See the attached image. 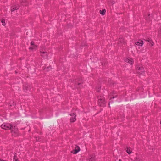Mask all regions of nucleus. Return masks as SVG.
<instances>
[{
  "mask_svg": "<svg viewBox=\"0 0 161 161\" xmlns=\"http://www.w3.org/2000/svg\"><path fill=\"white\" fill-rule=\"evenodd\" d=\"M26 0H20V2L22 5H26Z\"/></svg>",
  "mask_w": 161,
  "mask_h": 161,
  "instance_id": "obj_16",
  "label": "nucleus"
},
{
  "mask_svg": "<svg viewBox=\"0 0 161 161\" xmlns=\"http://www.w3.org/2000/svg\"><path fill=\"white\" fill-rule=\"evenodd\" d=\"M1 22L2 23L3 25H5V23L4 20H2Z\"/></svg>",
  "mask_w": 161,
  "mask_h": 161,
  "instance_id": "obj_21",
  "label": "nucleus"
},
{
  "mask_svg": "<svg viewBox=\"0 0 161 161\" xmlns=\"http://www.w3.org/2000/svg\"><path fill=\"white\" fill-rule=\"evenodd\" d=\"M51 67L50 66L49 67H47L46 68H45L44 69L46 71H50L51 69Z\"/></svg>",
  "mask_w": 161,
  "mask_h": 161,
  "instance_id": "obj_19",
  "label": "nucleus"
},
{
  "mask_svg": "<svg viewBox=\"0 0 161 161\" xmlns=\"http://www.w3.org/2000/svg\"><path fill=\"white\" fill-rule=\"evenodd\" d=\"M126 152L129 154H131L132 152L131 148L130 147H127Z\"/></svg>",
  "mask_w": 161,
  "mask_h": 161,
  "instance_id": "obj_14",
  "label": "nucleus"
},
{
  "mask_svg": "<svg viewBox=\"0 0 161 161\" xmlns=\"http://www.w3.org/2000/svg\"><path fill=\"white\" fill-rule=\"evenodd\" d=\"M98 99L99 105L100 106H103L105 103L104 98L103 96H100L98 97Z\"/></svg>",
  "mask_w": 161,
  "mask_h": 161,
  "instance_id": "obj_1",
  "label": "nucleus"
},
{
  "mask_svg": "<svg viewBox=\"0 0 161 161\" xmlns=\"http://www.w3.org/2000/svg\"><path fill=\"white\" fill-rule=\"evenodd\" d=\"M158 34L159 36H161V29L158 31Z\"/></svg>",
  "mask_w": 161,
  "mask_h": 161,
  "instance_id": "obj_22",
  "label": "nucleus"
},
{
  "mask_svg": "<svg viewBox=\"0 0 161 161\" xmlns=\"http://www.w3.org/2000/svg\"><path fill=\"white\" fill-rule=\"evenodd\" d=\"M80 151V148L78 146H76L75 149L72 151V152L74 154H76Z\"/></svg>",
  "mask_w": 161,
  "mask_h": 161,
  "instance_id": "obj_10",
  "label": "nucleus"
},
{
  "mask_svg": "<svg viewBox=\"0 0 161 161\" xmlns=\"http://www.w3.org/2000/svg\"><path fill=\"white\" fill-rule=\"evenodd\" d=\"M125 43V41L123 37H121L119 38L118 43Z\"/></svg>",
  "mask_w": 161,
  "mask_h": 161,
  "instance_id": "obj_15",
  "label": "nucleus"
},
{
  "mask_svg": "<svg viewBox=\"0 0 161 161\" xmlns=\"http://www.w3.org/2000/svg\"><path fill=\"white\" fill-rule=\"evenodd\" d=\"M160 124H161V120L160 121Z\"/></svg>",
  "mask_w": 161,
  "mask_h": 161,
  "instance_id": "obj_28",
  "label": "nucleus"
},
{
  "mask_svg": "<svg viewBox=\"0 0 161 161\" xmlns=\"http://www.w3.org/2000/svg\"><path fill=\"white\" fill-rule=\"evenodd\" d=\"M112 99H110V101L109 102V106H110V103L111 102V100Z\"/></svg>",
  "mask_w": 161,
  "mask_h": 161,
  "instance_id": "obj_24",
  "label": "nucleus"
},
{
  "mask_svg": "<svg viewBox=\"0 0 161 161\" xmlns=\"http://www.w3.org/2000/svg\"><path fill=\"white\" fill-rule=\"evenodd\" d=\"M40 52L41 56L46 58H47V53L46 52L45 48L44 47H41Z\"/></svg>",
  "mask_w": 161,
  "mask_h": 161,
  "instance_id": "obj_2",
  "label": "nucleus"
},
{
  "mask_svg": "<svg viewBox=\"0 0 161 161\" xmlns=\"http://www.w3.org/2000/svg\"><path fill=\"white\" fill-rule=\"evenodd\" d=\"M19 8L18 5H15L14 6H12L11 8V11L13 12L15 10L18 9Z\"/></svg>",
  "mask_w": 161,
  "mask_h": 161,
  "instance_id": "obj_13",
  "label": "nucleus"
},
{
  "mask_svg": "<svg viewBox=\"0 0 161 161\" xmlns=\"http://www.w3.org/2000/svg\"><path fill=\"white\" fill-rule=\"evenodd\" d=\"M89 161H94L95 160V156L94 154L91 155L88 158Z\"/></svg>",
  "mask_w": 161,
  "mask_h": 161,
  "instance_id": "obj_11",
  "label": "nucleus"
},
{
  "mask_svg": "<svg viewBox=\"0 0 161 161\" xmlns=\"http://www.w3.org/2000/svg\"><path fill=\"white\" fill-rule=\"evenodd\" d=\"M138 73L140 74H142L144 72V69L142 66H138L136 68Z\"/></svg>",
  "mask_w": 161,
  "mask_h": 161,
  "instance_id": "obj_5",
  "label": "nucleus"
},
{
  "mask_svg": "<svg viewBox=\"0 0 161 161\" xmlns=\"http://www.w3.org/2000/svg\"><path fill=\"white\" fill-rule=\"evenodd\" d=\"M100 14L102 15L105 14L106 13V10L105 9H103L102 10L100 11Z\"/></svg>",
  "mask_w": 161,
  "mask_h": 161,
  "instance_id": "obj_18",
  "label": "nucleus"
},
{
  "mask_svg": "<svg viewBox=\"0 0 161 161\" xmlns=\"http://www.w3.org/2000/svg\"><path fill=\"white\" fill-rule=\"evenodd\" d=\"M114 97H112V99H114Z\"/></svg>",
  "mask_w": 161,
  "mask_h": 161,
  "instance_id": "obj_26",
  "label": "nucleus"
},
{
  "mask_svg": "<svg viewBox=\"0 0 161 161\" xmlns=\"http://www.w3.org/2000/svg\"><path fill=\"white\" fill-rule=\"evenodd\" d=\"M119 161H121V160L119 159Z\"/></svg>",
  "mask_w": 161,
  "mask_h": 161,
  "instance_id": "obj_27",
  "label": "nucleus"
},
{
  "mask_svg": "<svg viewBox=\"0 0 161 161\" xmlns=\"http://www.w3.org/2000/svg\"><path fill=\"white\" fill-rule=\"evenodd\" d=\"M12 127L11 124L8 123H4L1 125V128L5 130H11Z\"/></svg>",
  "mask_w": 161,
  "mask_h": 161,
  "instance_id": "obj_3",
  "label": "nucleus"
},
{
  "mask_svg": "<svg viewBox=\"0 0 161 161\" xmlns=\"http://www.w3.org/2000/svg\"><path fill=\"white\" fill-rule=\"evenodd\" d=\"M13 161H19L16 155H15L13 158Z\"/></svg>",
  "mask_w": 161,
  "mask_h": 161,
  "instance_id": "obj_20",
  "label": "nucleus"
},
{
  "mask_svg": "<svg viewBox=\"0 0 161 161\" xmlns=\"http://www.w3.org/2000/svg\"><path fill=\"white\" fill-rule=\"evenodd\" d=\"M125 62L132 65L133 64V60L132 58H127L125 60Z\"/></svg>",
  "mask_w": 161,
  "mask_h": 161,
  "instance_id": "obj_9",
  "label": "nucleus"
},
{
  "mask_svg": "<svg viewBox=\"0 0 161 161\" xmlns=\"http://www.w3.org/2000/svg\"><path fill=\"white\" fill-rule=\"evenodd\" d=\"M11 130L13 135L16 136L18 135V130L17 128H16L15 126L13 127L12 126Z\"/></svg>",
  "mask_w": 161,
  "mask_h": 161,
  "instance_id": "obj_4",
  "label": "nucleus"
},
{
  "mask_svg": "<svg viewBox=\"0 0 161 161\" xmlns=\"http://www.w3.org/2000/svg\"><path fill=\"white\" fill-rule=\"evenodd\" d=\"M81 83V82H78L77 84H78V85H80Z\"/></svg>",
  "mask_w": 161,
  "mask_h": 161,
  "instance_id": "obj_23",
  "label": "nucleus"
},
{
  "mask_svg": "<svg viewBox=\"0 0 161 161\" xmlns=\"http://www.w3.org/2000/svg\"><path fill=\"white\" fill-rule=\"evenodd\" d=\"M70 115L72 116V117L70 118V121L71 122H75L76 120V115L75 113H72Z\"/></svg>",
  "mask_w": 161,
  "mask_h": 161,
  "instance_id": "obj_6",
  "label": "nucleus"
},
{
  "mask_svg": "<svg viewBox=\"0 0 161 161\" xmlns=\"http://www.w3.org/2000/svg\"><path fill=\"white\" fill-rule=\"evenodd\" d=\"M134 161H142L141 156L139 155H137L135 158Z\"/></svg>",
  "mask_w": 161,
  "mask_h": 161,
  "instance_id": "obj_12",
  "label": "nucleus"
},
{
  "mask_svg": "<svg viewBox=\"0 0 161 161\" xmlns=\"http://www.w3.org/2000/svg\"><path fill=\"white\" fill-rule=\"evenodd\" d=\"M31 45L32 47L29 48V49L32 50L33 49H36L37 48V46L34 45V42L32 41L31 43Z\"/></svg>",
  "mask_w": 161,
  "mask_h": 161,
  "instance_id": "obj_7",
  "label": "nucleus"
},
{
  "mask_svg": "<svg viewBox=\"0 0 161 161\" xmlns=\"http://www.w3.org/2000/svg\"><path fill=\"white\" fill-rule=\"evenodd\" d=\"M149 16H150V14H149V15H148V17L146 18V19L147 20L148 19V18H149Z\"/></svg>",
  "mask_w": 161,
  "mask_h": 161,
  "instance_id": "obj_25",
  "label": "nucleus"
},
{
  "mask_svg": "<svg viewBox=\"0 0 161 161\" xmlns=\"http://www.w3.org/2000/svg\"><path fill=\"white\" fill-rule=\"evenodd\" d=\"M135 44L136 45L142 46L143 44V41L141 40H139L137 41L136 42H135Z\"/></svg>",
  "mask_w": 161,
  "mask_h": 161,
  "instance_id": "obj_8",
  "label": "nucleus"
},
{
  "mask_svg": "<svg viewBox=\"0 0 161 161\" xmlns=\"http://www.w3.org/2000/svg\"><path fill=\"white\" fill-rule=\"evenodd\" d=\"M146 41L150 43L152 46L153 45L154 43L153 41H152V40L150 38H148Z\"/></svg>",
  "mask_w": 161,
  "mask_h": 161,
  "instance_id": "obj_17",
  "label": "nucleus"
}]
</instances>
